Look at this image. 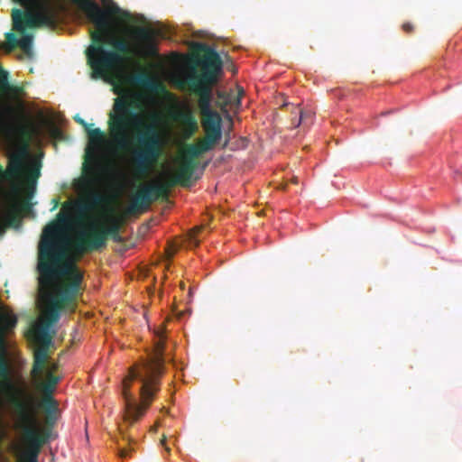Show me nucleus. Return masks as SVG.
Instances as JSON below:
<instances>
[{"instance_id": "20", "label": "nucleus", "mask_w": 462, "mask_h": 462, "mask_svg": "<svg viewBox=\"0 0 462 462\" xmlns=\"http://www.w3.org/2000/svg\"><path fill=\"white\" fill-rule=\"evenodd\" d=\"M131 452V449L130 448H120L119 450V456L123 458H125L129 456V453Z\"/></svg>"}, {"instance_id": "28", "label": "nucleus", "mask_w": 462, "mask_h": 462, "mask_svg": "<svg viewBox=\"0 0 462 462\" xmlns=\"http://www.w3.org/2000/svg\"><path fill=\"white\" fill-rule=\"evenodd\" d=\"M61 375H62L61 371L60 370V375H59L60 380L61 379Z\"/></svg>"}, {"instance_id": "21", "label": "nucleus", "mask_w": 462, "mask_h": 462, "mask_svg": "<svg viewBox=\"0 0 462 462\" xmlns=\"http://www.w3.org/2000/svg\"><path fill=\"white\" fill-rule=\"evenodd\" d=\"M307 116V114L303 111H300V118L298 119V121L295 123V127L299 126L300 122L302 120H304V118Z\"/></svg>"}, {"instance_id": "5", "label": "nucleus", "mask_w": 462, "mask_h": 462, "mask_svg": "<svg viewBox=\"0 0 462 462\" xmlns=\"http://www.w3.org/2000/svg\"><path fill=\"white\" fill-rule=\"evenodd\" d=\"M164 343L160 340L152 355L133 365L122 381L124 420L133 424L142 418L160 390L164 370Z\"/></svg>"}, {"instance_id": "26", "label": "nucleus", "mask_w": 462, "mask_h": 462, "mask_svg": "<svg viewBox=\"0 0 462 462\" xmlns=\"http://www.w3.org/2000/svg\"><path fill=\"white\" fill-rule=\"evenodd\" d=\"M52 202L54 204L53 208H56V207L58 206V200L56 199H53Z\"/></svg>"}, {"instance_id": "23", "label": "nucleus", "mask_w": 462, "mask_h": 462, "mask_svg": "<svg viewBox=\"0 0 462 462\" xmlns=\"http://www.w3.org/2000/svg\"><path fill=\"white\" fill-rule=\"evenodd\" d=\"M217 96L219 98L223 99L224 100V104L226 105V96L224 93L220 92V91H217Z\"/></svg>"}, {"instance_id": "2", "label": "nucleus", "mask_w": 462, "mask_h": 462, "mask_svg": "<svg viewBox=\"0 0 462 462\" xmlns=\"http://www.w3.org/2000/svg\"><path fill=\"white\" fill-rule=\"evenodd\" d=\"M39 300L41 316L26 332L33 346L32 377L36 390L43 396L46 408L53 406L52 393L57 383L56 365L49 364L51 337L50 326L58 318V217L42 230L38 246Z\"/></svg>"}, {"instance_id": "17", "label": "nucleus", "mask_w": 462, "mask_h": 462, "mask_svg": "<svg viewBox=\"0 0 462 462\" xmlns=\"http://www.w3.org/2000/svg\"><path fill=\"white\" fill-rule=\"evenodd\" d=\"M133 82L151 91H155L158 88L156 79L146 72L135 74L133 77Z\"/></svg>"}, {"instance_id": "3", "label": "nucleus", "mask_w": 462, "mask_h": 462, "mask_svg": "<svg viewBox=\"0 0 462 462\" xmlns=\"http://www.w3.org/2000/svg\"><path fill=\"white\" fill-rule=\"evenodd\" d=\"M103 2L107 5V10L90 1L84 2L83 8L94 26L90 30L91 44L86 50L88 63L94 79H106L124 62L125 56L149 58L156 56L158 50L155 33L149 28L135 29L134 45L125 37L120 36L117 32L118 23H115L112 15L125 22L131 18V14L112 0Z\"/></svg>"}, {"instance_id": "11", "label": "nucleus", "mask_w": 462, "mask_h": 462, "mask_svg": "<svg viewBox=\"0 0 462 462\" xmlns=\"http://www.w3.org/2000/svg\"><path fill=\"white\" fill-rule=\"evenodd\" d=\"M201 117V125L205 133V136L201 141L205 144L209 145L213 150L222 139V118L219 114Z\"/></svg>"}, {"instance_id": "24", "label": "nucleus", "mask_w": 462, "mask_h": 462, "mask_svg": "<svg viewBox=\"0 0 462 462\" xmlns=\"http://www.w3.org/2000/svg\"><path fill=\"white\" fill-rule=\"evenodd\" d=\"M59 136H60V142L62 141L64 139V134L63 132L61 131V129L60 128V134H59Z\"/></svg>"}, {"instance_id": "27", "label": "nucleus", "mask_w": 462, "mask_h": 462, "mask_svg": "<svg viewBox=\"0 0 462 462\" xmlns=\"http://www.w3.org/2000/svg\"><path fill=\"white\" fill-rule=\"evenodd\" d=\"M176 250H177V249H174L172 252L169 253L170 256H173V254H175V251H176Z\"/></svg>"}, {"instance_id": "19", "label": "nucleus", "mask_w": 462, "mask_h": 462, "mask_svg": "<svg viewBox=\"0 0 462 462\" xmlns=\"http://www.w3.org/2000/svg\"><path fill=\"white\" fill-rule=\"evenodd\" d=\"M203 229L202 226L195 227L189 233L188 244L190 247L199 246L200 240L198 237L199 233Z\"/></svg>"}, {"instance_id": "18", "label": "nucleus", "mask_w": 462, "mask_h": 462, "mask_svg": "<svg viewBox=\"0 0 462 462\" xmlns=\"http://www.w3.org/2000/svg\"><path fill=\"white\" fill-rule=\"evenodd\" d=\"M181 121L185 125L184 135L186 139L192 137L199 129L198 121L192 112H185L181 114Z\"/></svg>"}, {"instance_id": "30", "label": "nucleus", "mask_w": 462, "mask_h": 462, "mask_svg": "<svg viewBox=\"0 0 462 462\" xmlns=\"http://www.w3.org/2000/svg\"><path fill=\"white\" fill-rule=\"evenodd\" d=\"M62 355H63V353L60 352V354H59L60 358L61 357Z\"/></svg>"}, {"instance_id": "12", "label": "nucleus", "mask_w": 462, "mask_h": 462, "mask_svg": "<svg viewBox=\"0 0 462 462\" xmlns=\"http://www.w3.org/2000/svg\"><path fill=\"white\" fill-rule=\"evenodd\" d=\"M76 121L84 126L88 137V146L86 150V161H93L96 162L97 154L106 142L105 134L99 128H91L92 125H88L79 117H77Z\"/></svg>"}, {"instance_id": "7", "label": "nucleus", "mask_w": 462, "mask_h": 462, "mask_svg": "<svg viewBox=\"0 0 462 462\" xmlns=\"http://www.w3.org/2000/svg\"><path fill=\"white\" fill-rule=\"evenodd\" d=\"M65 220L62 208H60V317L65 313L75 312L79 298L84 288V273L75 260L66 259L61 236V226Z\"/></svg>"}, {"instance_id": "13", "label": "nucleus", "mask_w": 462, "mask_h": 462, "mask_svg": "<svg viewBox=\"0 0 462 462\" xmlns=\"http://www.w3.org/2000/svg\"><path fill=\"white\" fill-rule=\"evenodd\" d=\"M198 167L199 163L192 162L189 159L181 158L175 174L165 183L168 186V189L176 185L189 187L192 176Z\"/></svg>"}, {"instance_id": "25", "label": "nucleus", "mask_w": 462, "mask_h": 462, "mask_svg": "<svg viewBox=\"0 0 462 462\" xmlns=\"http://www.w3.org/2000/svg\"><path fill=\"white\" fill-rule=\"evenodd\" d=\"M59 338H60V343L61 341H63V340H64V338H63V331H60V336H59Z\"/></svg>"}, {"instance_id": "6", "label": "nucleus", "mask_w": 462, "mask_h": 462, "mask_svg": "<svg viewBox=\"0 0 462 462\" xmlns=\"http://www.w3.org/2000/svg\"><path fill=\"white\" fill-rule=\"evenodd\" d=\"M205 51L202 60L201 73L192 69L185 78L188 87L199 97V107L201 116L219 114L212 109L213 87L217 83L223 70V61L218 52L212 47L203 45Z\"/></svg>"}, {"instance_id": "14", "label": "nucleus", "mask_w": 462, "mask_h": 462, "mask_svg": "<svg viewBox=\"0 0 462 462\" xmlns=\"http://www.w3.org/2000/svg\"><path fill=\"white\" fill-rule=\"evenodd\" d=\"M93 211V208L86 198L79 199L74 204V217L72 218V222L76 226L74 234L80 228L88 229V225L93 219L91 218V220L88 223L86 220L90 219V216Z\"/></svg>"}, {"instance_id": "8", "label": "nucleus", "mask_w": 462, "mask_h": 462, "mask_svg": "<svg viewBox=\"0 0 462 462\" xmlns=\"http://www.w3.org/2000/svg\"><path fill=\"white\" fill-rule=\"evenodd\" d=\"M119 229L118 223L106 226L92 220L88 229L80 228L75 233L70 241L71 248L79 256L86 253L98 251L106 246L109 236L118 235Z\"/></svg>"}, {"instance_id": "1", "label": "nucleus", "mask_w": 462, "mask_h": 462, "mask_svg": "<svg viewBox=\"0 0 462 462\" xmlns=\"http://www.w3.org/2000/svg\"><path fill=\"white\" fill-rule=\"evenodd\" d=\"M24 119L23 124L5 122L0 117V135L9 149V160L5 170L0 165V231L15 226L27 215L41 175V162L29 152L32 140L51 130L50 122L42 116L26 115L24 102L20 99L6 107Z\"/></svg>"}, {"instance_id": "22", "label": "nucleus", "mask_w": 462, "mask_h": 462, "mask_svg": "<svg viewBox=\"0 0 462 462\" xmlns=\"http://www.w3.org/2000/svg\"><path fill=\"white\" fill-rule=\"evenodd\" d=\"M402 29H403L405 32H411V31L412 26H411V23H404V24L402 25Z\"/></svg>"}, {"instance_id": "4", "label": "nucleus", "mask_w": 462, "mask_h": 462, "mask_svg": "<svg viewBox=\"0 0 462 462\" xmlns=\"http://www.w3.org/2000/svg\"><path fill=\"white\" fill-rule=\"evenodd\" d=\"M139 110V100L132 95L125 94L115 98L108 115V128L113 141L119 148H126L134 131L144 125ZM136 140L138 147L132 152L134 169L136 173L146 175L162 155V141L155 127L147 125Z\"/></svg>"}, {"instance_id": "29", "label": "nucleus", "mask_w": 462, "mask_h": 462, "mask_svg": "<svg viewBox=\"0 0 462 462\" xmlns=\"http://www.w3.org/2000/svg\"><path fill=\"white\" fill-rule=\"evenodd\" d=\"M59 116H60V122L61 121V113L60 112L59 114Z\"/></svg>"}, {"instance_id": "10", "label": "nucleus", "mask_w": 462, "mask_h": 462, "mask_svg": "<svg viewBox=\"0 0 462 462\" xmlns=\"http://www.w3.org/2000/svg\"><path fill=\"white\" fill-rule=\"evenodd\" d=\"M98 159L97 162L86 161L83 164L85 176L81 180L82 188L88 190L86 199L90 204L93 210L105 202V196L98 190L94 189L97 182L96 168L98 166Z\"/></svg>"}, {"instance_id": "15", "label": "nucleus", "mask_w": 462, "mask_h": 462, "mask_svg": "<svg viewBox=\"0 0 462 462\" xmlns=\"http://www.w3.org/2000/svg\"><path fill=\"white\" fill-rule=\"evenodd\" d=\"M0 91L3 92V93H6V92H15V97H13V103L12 104H5L4 106V110H3V113L0 112V117H2L5 122V118L4 116V115H7V116H13L14 118L17 119V123L16 124H23L24 123V119H23L21 116H17L15 113H10L6 110V107L8 106H14L15 104V101L17 99H20L22 102H23L18 96H17V89L16 88H14L13 87H11L8 83V73L5 70H0Z\"/></svg>"}, {"instance_id": "9", "label": "nucleus", "mask_w": 462, "mask_h": 462, "mask_svg": "<svg viewBox=\"0 0 462 462\" xmlns=\"http://www.w3.org/2000/svg\"><path fill=\"white\" fill-rule=\"evenodd\" d=\"M168 186L164 183L145 185L134 197L128 211L134 213L146 209L154 200L168 196Z\"/></svg>"}, {"instance_id": "16", "label": "nucleus", "mask_w": 462, "mask_h": 462, "mask_svg": "<svg viewBox=\"0 0 462 462\" xmlns=\"http://www.w3.org/2000/svg\"><path fill=\"white\" fill-rule=\"evenodd\" d=\"M212 149L209 145L205 144V143L199 140L196 143L188 144L185 148L182 158L189 159L192 162L199 163L198 159L205 152L211 151Z\"/></svg>"}]
</instances>
